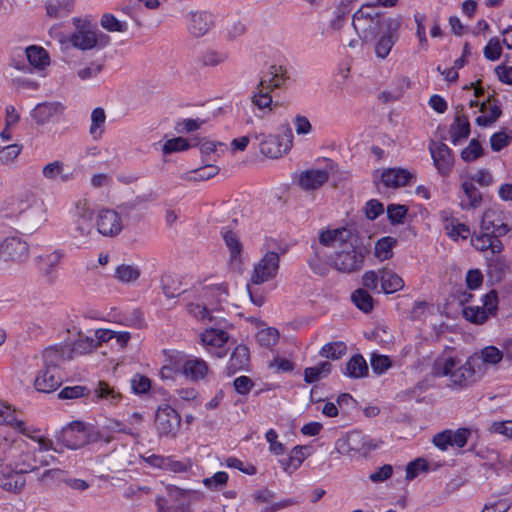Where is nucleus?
Returning a JSON list of instances; mask_svg holds the SVG:
<instances>
[{"label":"nucleus","mask_w":512,"mask_h":512,"mask_svg":"<svg viewBox=\"0 0 512 512\" xmlns=\"http://www.w3.org/2000/svg\"><path fill=\"white\" fill-rule=\"evenodd\" d=\"M250 362V351L245 345H238L232 352L229 360V369L232 373L248 368Z\"/></svg>","instance_id":"obj_45"},{"label":"nucleus","mask_w":512,"mask_h":512,"mask_svg":"<svg viewBox=\"0 0 512 512\" xmlns=\"http://www.w3.org/2000/svg\"><path fill=\"white\" fill-rule=\"evenodd\" d=\"M343 374L349 378H362L368 375V366L366 360L361 355H354L346 363Z\"/></svg>","instance_id":"obj_49"},{"label":"nucleus","mask_w":512,"mask_h":512,"mask_svg":"<svg viewBox=\"0 0 512 512\" xmlns=\"http://www.w3.org/2000/svg\"><path fill=\"white\" fill-rule=\"evenodd\" d=\"M480 112L481 115L476 118V123L481 127L491 126L501 115L499 106L491 101L481 102Z\"/></svg>","instance_id":"obj_43"},{"label":"nucleus","mask_w":512,"mask_h":512,"mask_svg":"<svg viewBox=\"0 0 512 512\" xmlns=\"http://www.w3.org/2000/svg\"><path fill=\"white\" fill-rule=\"evenodd\" d=\"M470 360L476 365V374H484L490 368H497L504 360V352L494 345H487L475 351Z\"/></svg>","instance_id":"obj_16"},{"label":"nucleus","mask_w":512,"mask_h":512,"mask_svg":"<svg viewBox=\"0 0 512 512\" xmlns=\"http://www.w3.org/2000/svg\"><path fill=\"white\" fill-rule=\"evenodd\" d=\"M325 261L336 270L347 273L357 270L362 263L353 243L345 245L339 252H334V255Z\"/></svg>","instance_id":"obj_19"},{"label":"nucleus","mask_w":512,"mask_h":512,"mask_svg":"<svg viewBox=\"0 0 512 512\" xmlns=\"http://www.w3.org/2000/svg\"><path fill=\"white\" fill-rule=\"evenodd\" d=\"M252 322L257 329L256 340L261 346L270 348L278 343L279 332L276 328L269 327L258 319H252Z\"/></svg>","instance_id":"obj_39"},{"label":"nucleus","mask_w":512,"mask_h":512,"mask_svg":"<svg viewBox=\"0 0 512 512\" xmlns=\"http://www.w3.org/2000/svg\"><path fill=\"white\" fill-rule=\"evenodd\" d=\"M95 395L99 399H103L110 404H116L121 395L117 392L113 387L109 386L107 383L100 381L95 388Z\"/></svg>","instance_id":"obj_60"},{"label":"nucleus","mask_w":512,"mask_h":512,"mask_svg":"<svg viewBox=\"0 0 512 512\" xmlns=\"http://www.w3.org/2000/svg\"><path fill=\"white\" fill-rule=\"evenodd\" d=\"M214 25V17L205 11L190 12L187 15V29L194 37L206 35Z\"/></svg>","instance_id":"obj_29"},{"label":"nucleus","mask_w":512,"mask_h":512,"mask_svg":"<svg viewBox=\"0 0 512 512\" xmlns=\"http://www.w3.org/2000/svg\"><path fill=\"white\" fill-rule=\"evenodd\" d=\"M64 257L63 251L55 249L44 252L35 257V264L39 272L48 280H54L56 271Z\"/></svg>","instance_id":"obj_25"},{"label":"nucleus","mask_w":512,"mask_h":512,"mask_svg":"<svg viewBox=\"0 0 512 512\" xmlns=\"http://www.w3.org/2000/svg\"><path fill=\"white\" fill-rule=\"evenodd\" d=\"M134 208L120 205L116 209L102 208L97 212L96 228L104 237L119 235L133 216Z\"/></svg>","instance_id":"obj_6"},{"label":"nucleus","mask_w":512,"mask_h":512,"mask_svg":"<svg viewBox=\"0 0 512 512\" xmlns=\"http://www.w3.org/2000/svg\"><path fill=\"white\" fill-rule=\"evenodd\" d=\"M62 440L67 448L75 450L101 441L109 443L110 437L105 436L100 430L85 426L81 422H73L64 429Z\"/></svg>","instance_id":"obj_10"},{"label":"nucleus","mask_w":512,"mask_h":512,"mask_svg":"<svg viewBox=\"0 0 512 512\" xmlns=\"http://www.w3.org/2000/svg\"><path fill=\"white\" fill-rule=\"evenodd\" d=\"M293 133L286 127L282 133L268 135L260 143L261 153L269 158H279L286 154L293 146Z\"/></svg>","instance_id":"obj_14"},{"label":"nucleus","mask_w":512,"mask_h":512,"mask_svg":"<svg viewBox=\"0 0 512 512\" xmlns=\"http://www.w3.org/2000/svg\"><path fill=\"white\" fill-rule=\"evenodd\" d=\"M42 453L38 451L37 444L15 437L9 431H0V464L3 467L0 470V487L8 492H20L25 486L23 473L49 464Z\"/></svg>","instance_id":"obj_1"},{"label":"nucleus","mask_w":512,"mask_h":512,"mask_svg":"<svg viewBox=\"0 0 512 512\" xmlns=\"http://www.w3.org/2000/svg\"><path fill=\"white\" fill-rule=\"evenodd\" d=\"M41 175L44 180L52 183L65 184L75 179L72 171L67 169V165L59 159L45 163L41 168Z\"/></svg>","instance_id":"obj_24"},{"label":"nucleus","mask_w":512,"mask_h":512,"mask_svg":"<svg viewBox=\"0 0 512 512\" xmlns=\"http://www.w3.org/2000/svg\"><path fill=\"white\" fill-rule=\"evenodd\" d=\"M23 146L18 143L9 144L0 147V164L12 165L14 164L22 152Z\"/></svg>","instance_id":"obj_56"},{"label":"nucleus","mask_w":512,"mask_h":512,"mask_svg":"<svg viewBox=\"0 0 512 512\" xmlns=\"http://www.w3.org/2000/svg\"><path fill=\"white\" fill-rule=\"evenodd\" d=\"M93 217L94 216L70 218L73 233L76 238L90 237L93 232Z\"/></svg>","instance_id":"obj_52"},{"label":"nucleus","mask_w":512,"mask_h":512,"mask_svg":"<svg viewBox=\"0 0 512 512\" xmlns=\"http://www.w3.org/2000/svg\"><path fill=\"white\" fill-rule=\"evenodd\" d=\"M402 25V18L395 16L394 20L383 23V29L373 38L374 53L379 59H386L390 54L393 46L399 39V31Z\"/></svg>","instance_id":"obj_12"},{"label":"nucleus","mask_w":512,"mask_h":512,"mask_svg":"<svg viewBox=\"0 0 512 512\" xmlns=\"http://www.w3.org/2000/svg\"><path fill=\"white\" fill-rule=\"evenodd\" d=\"M100 26L108 32L125 33L128 30V23L112 13H104L101 16Z\"/></svg>","instance_id":"obj_53"},{"label":"nucleus","mask_w":512,"mask_h":512,"mask_svg":"<svg viewBox=\"0 0 512 512\" xmlns=\"http://www.w3.org/2000/svg\"><path fill=\"white\" fill-rule=\"evenodd\" d=\"M198 147L205 161H216L229 149L226 144L211 139H202Z\"/></svg>","instance_id":"obj_40"},{"label":"nucleus","mask_w":512,"mask_h":512,"mask_svg":"<svg viewBox=\"0 0 512 512\" xmlns=\"http://www.w3.org/2000/svg\"><path fill=\"white\" fill-rule=\"evenodd\" d=\"M0 425L10 427L26 437L27 441L37 444L39 452H47L53 448L52 441L45 437L38 428L20 418L10 406L2 402H0Z\"/></svg>","instance_id":"obj_5"},{"label":"nucleus","mask_w":512,"mask_h":512,"mask_svg":"<svg viewBox=\"0 0 512 512\" xmlns=\"http://www.w3.org/2000/svg\"><path fill=\"white\" fill-rule=\"evenodd\" d=\"M476 374V365L468 357L466 360L460 354H443L435 359L432 365V375L445 378L446 386L452 391L466 389Z\"/></svg>","instance_id":"obj_2"},{"label":"nucleus","mask_w":512,"mask_h":512,"mask_svg":"<svg viewBox=\"0 0 512 512\" xmlns=\"http://www.w3.org/2000/svg\"><path fill=\"white\" fill-rule=\"evenodd\" d=\"M372 371L377 375H382L392 366L391 359L382 354L373 353L370 358Z\"/></svg>","instance_id":"obj_63"},{"label":"nucleus","mask_w":512,"mask_h":512,"mask_svg":"<svg viewBox=\"0 0 512 512\" xmlns=\"http://www.w3.org/2000/svg\"><path fill=\"white\" fill-rule=\"evenodd\" d=\"M462 190L464 198L461 200V207L463 209H475L480 206L482 201L481 193L471 181H464L462 183Z\"/></svg>","instance_id":"obj_50"},{"label":"nucleus","mask_w":512,"mask_h":512,"mask_svg":"<svg viewBox=\"0 0 512 512\" xmlns=\"http://www.w3.org/2000/svg\"><path fill=\"white\" fill-rule=\"evenodd\" d=\"M29 245L18 236H9L0 243V258L4 261L21 263L28 258Z\"/></svg>","instance_id":"obj_20"},{"label":"nucleus","mask_w":512,"mask_h":512,"mask_svg":"<svg viewBox=\"0 0 512 512\" xmlns=\"http://www.w3.org/2000/svg\"><path fill=\"white\" fill-rule=\"evenodd\" d=\"M106 113L103 108H94L90 115L89 134L94 140L102 138L105 132Z\"/></svg>","instance_id":"obj_47"},{"label":"nucleus","mask_w":512,"mask_h":512,"mask_svg":"<svg viewBox=\"0 0 512 512\" xmlns=\"http://www.w3.org/2000/svg\"><path fill=\"white\" fill-rule=\"evenodd\" d=\"M227 296V289L223 285L206 288L201 299L189 304L188 311L199 321H212L213 311L221 302L226 301Z\"/></svg>","instance_id":"obj_9"},{"label":"nucleus","mask_w":512,"mask_h":512,"mask_svg":"<svg viewBox=\"0 0 512 512\" xmlns=\"http://www.w3.org/2000/svg\"><path fill=\"white\" fill-rule=\"evenodd\" d=\"M488 431L491 434H497L507 439H512V420L493 421Z\"/></svg>","instance_id":"obj_64"},{"label":"nucleus","mask_w":512,"mask_h":512,"mask_svg":"<svg viewBox=\"0 0 512 512\" xmlns=\"http://www.w3.org/2000/svg\"><path fill=\"white\" fill-rule=\"evenodd\" d=\"M444 230L446 235L453 241H464L471 235L470 228L461 223L457 218L448 217L443 213Z\"/></svg>","instance_id":"obj_36"},{"label":"nucleus","mask_w":512,"mask_h":512,"mask_svg":"<svg viewBox=\"0 0 512 512\" xmlns=\"http://www.w3.org/2000/svg\"><path fill=\"white\" fill-rule=\"evenodd\" d=\"M351 300L355 306L364 313L370 312L373 308V298L364 289L360 288L355 290L351 295Z\"/></svg>","instance_id":"obj_59"},{"label":"nucleus","mask_w":512,"mask_h":512,"mask_svg":"<svg viewBox=\"0 0 512 512\" xmlns=\"http://www.w3.org/2000/svg\"><path fill=\"white\" fill-rule=\"evenodd\" d=\"M380 180L388 188H398L407 185L415 178L414 174L403 168H387L378 172Z\"/></svg>","instance_id":"obj_32"},{"label":"nucleus","mask_w":512,"mask_h":512,"mask_svg":"<svg viewBox=\"0 0 512 512\" xmlns=\"http://www.w3.org/2000/svg\"><path fill=\"white\" fill-rule=\"evenodd\" d=\"M394 19L395 16L378 13L373 6H362L354 13L352 25L360 39L371 42L383 29V23Z\"/></svg>","instance_id":"obj_7"},{"label":"nucleus","mask_w":512,"mask_h":512,"mask_svg":"<svg viewBox=\"0 0 512 512\" xmlns=\"http://www.w3.org/2000/svg\"><path fill=\"white\" fill-rule=\"evenodd\" d=\"M141 275V270L134 264H119L115 267L114 278L124 284L137 281Z\"/></svg>","instance_id":"obj_51"},{"label":"nucleus","mask_w":512,"mask_h":512,"mask_svg":"<svg viewBox=\"0 0 512 512\" xmlns=\"http://www.w3.org/2000/svg\"><path fill=\"white\" fill-rule=\"evenodd\" d=\"M486 260L487 275L490 281L494 283L500 282L509 268L507 260L500 253L486 256Z\"/></svg>","instance_id":"obj_38"},{"label":"nucleus","mask_w":512,"mask_h":512,"mask_svg":"<svg viewBox=\"0 0 512 512\" xmlns=\"http://www.w3.org/2000/svg\"><path fill=\"white\" fill-rule=\"evenodd\" d=\"M470 134V123L464 115H457L450 125L449 137L454 145H458L468 138Z\"/></svg>","instance_id":"obj_41"},{"label":"nucleus","mask_w":512,"mask_h":512,"mask_svg":"<svg viewBox=\"0 0 512 512\" xmlns=\"http://www.w3.org/2000/svg\"><path fill=\"white\" fill-rule=\"evenodd\" d=\"M104 64L101 61H93L77 70V77L82 81L96 79L103 71Z\"/></svg>","instance_id":"obj_57"},{"label":"nucleus","mask_w":512,"mask_h":512,"mask_svg":"<svg viewBox=\"0 0 512 512\" xmlns=\"http://www.w3.org/2000/svg\"><path fill=\"white\" fill-rule=\"evenodd\" d=\"M181 423L180 415L171 406L160 405L155 415V426L160 435L175 436Z\"/></svg>","instance_id":"obj_22"},{"label":"nucleus","mask_w":512,"mask_h":512,"mask_svg":"<svg viewBox=\"0 0 512 512\" xmlns=\"http://www.w3.org/2000/svg\"><path fill=\"white\" fill-rule=\"evenodd\" d=\"M404 287L403 279L394 271L389 269L380 270V290L385 294H392Z\"/></svg>","instance_id":"obj_42"},{"label":"nucleus","mask_w":512,"mask_h":512,"mask_svg":"<svg viewBox=\"0 0 512 512\" xmlns=\"http://www.w3.org/2000/svg\"><path fill=\"white\" fill-rule=\"evenodd\" d=\"M76 31L69 37L71 45L79 50H101L110 44V37L93 26L88 17H74Z\"/></svg>","instance_id":"obj_4"},{"label":"nucleus","mask_w":512,"mask_h":512,"mask_svg":"<svg viewBox=\"0 0 512 512\" xmlns=\"http://www.w3.org/2000/svg\"><path fill=\"white\" fill-rule=\"evenodd\" d=\"M279 270V255L276 252H267L254 265L251 282L262 284L274 279Z\"/></svg>","instance_id":"obj_21"},{"label":"nucleus","mask_w":512,"mask_h":512,"mask_svg":"<svg viewBox=\"0 0 512 512\" xmlns=\"http://www.w3.org/2000/svg\"><path fill=\"white\" fill-rule=\"evenodd\" d=\"M332 370V365L329 362H321L313 367H308L304 370V380L307 383H313L327 377Z\"/></svg>","instance_id":"obj_54"},{"label":"nucleus","mask_w":512,"mask_h":512,"mask_svg":"<svg viewBox=\"0 0 512 512\" xmlns=\"http://www.w3.org/2000/svg\"><path fill=\"white\" fill-rule=\"evenodd\" d=\"M482 301V307L467 306L463 309V316L467 321L473 324H482L497 310L498 298L496 291L491 290L485 294Z\"/></svg>","instance_id":"obj_18"},{"label":"nucleus","mask_w":512,"mask_h":512,"mask_svg":"<svg viewBox=\"0 0 512 512\" xmlns=\"http://www.w3.org/2000/svg\"><path fill=\"white\" fill-rule=\"evenodd\" d=\"M252 103L259 110L261 117L270 114L278 106V103L273 101L270 91L263 90L259 87L252 97Z\"/></svg>","instance_id":"obj_44"},{"label":"nucleus","mask_w":512,"mask_h":512,"mask_svg":"<svg viewBox=\"0 0 512 512\" xmlns=\"http://www.w3.org/2000/svg\"><path fill=\"white\" fill-rule=\"evenodd\" d=\"M499 238L493 233L480 230L478 234L471 236V244L476 250L485 253L486 257L501 253L503 244Z\"/></svg>","instance_id":"obj_28"},{"label":"nucleus","mask_w":512,"mask_h":512,"mask_svg":"<svg viewBox=\"0 0 512 512\" xmlns=\"http://www.w3.org/2000/svg\"><path fill=\"white\" fill-rule=\"evenodd\" d=\"M197 495L194 490L181 489L167 485L162 493L156 496L158 512H188L193 498Z\"/></svg>","instance_id":"obj_8"},{"label":"nucleus","mask_w":512,"mask_h":512,"mask_svg":"<svg viewBox=\"0 0 512 512\" xmlns=\"http://www.w3.org/2000/svg\"><path fill=\"white\" fill-rule=\"evenodd\" d=\"M74 2L75 0H47L45 2L46 13L54 19L66 17L72 11Z\"/></svg>","instance_id":"obj_48"},{"label":"nucleus","mask_w":512,"mask_h":512,"mask_svg":"<svg viewBox=\"0 0 512 512\" xmlns=\"http://www.w3.org/2000/svg\"><path fill=\"white\" fill-rule=\"evenodd\" d=\"M200 343L205 350L219 358L226 355V351L223 349L228 341V333L219 328H207L203 330L200 335Z\"/></svg>","instance_id":"obj_23"},{"label":"nucleus","mask_w":512,"mask_h":512,"mask_svg":"<svg viewBox=\"0 0 512 512\" xmlns=\"http://www.w3.org/2000/svg\"><path fill=\"white\" fill-rule=\"evenodd\" d=\"M25 54L30 66L38 72L44 71L51 63L49 53L41 46H28Z\"/></svg>","instance_id":"obj_37"},{"label":"nucleus","mask_w":512,"mask_h":512,"mask_svg":"<svg viewBox=\"0 0 512 512\" xmlns=\"http://www.w3.org/2000/svg\"><path fill=\"white\" fill-rule=\"evenodd\" d=\"M329 172L326 169H309L299 174L298 184L302 189L313 190L327 182Z\"/></svg>","instance_id":"obj_33"},{"label":"nucleus","mask_w":512,"mask_h":512,"mask_svg":"<svg viewBox=\"0 0 512 512\" xmlns=\"http://www.w3.org/2000/svg\"><path fill=\"white\" fill-rule=\"evenodd\" d=\"M64 112L60 102H43L37 104L30 112L37 125H45L57 119Z\"/></svg>","instance_id":"obj_27"},{"label":"nucleus","mask_w":512,"mask_h":512,"mask_svg":"<svg viewBox=\"0 0 512 512\" xmlns=\"http://www.w3.org/2000/svg\"><path fill=\"white\" fill-rule=\"evenodd\" d=\"M334 448L340 455L355 457L367 455L377 448V444L362 433L352 431L338 438Z\"/></svg>","instance_id":"obj_11"},{"label":"nucleus","mask_w":512,"mask_h":512,"mask_svg":"<svg viewBox=\"0 0 512 512\" xmlns=\"http://www.w3.org/2000/svg\"><path fill=\"white\" fill-rule=\"evenodd\" d=\"M347 352V345L343 341H335L325 344L321 350L320 355L324 358L337 360L344 356Z\"/></svg>","instance_id":"obj_55"},{"label":"nucleus","mask_w":512,"mask_h":512,"mask_svg":"<svg viewBox=\"0 0 512 512\" xmlns=\"http://www.w3.org/2000/svg\"><path fill=\"white\" fill-rule=\"evenodd\" d=\"M209 373L207 362L199 357L188 355L182 375L189 380L199 381L204 379Z\"/></svg>","instance_id":"obj_34"},{"label":"nucleus","mask_w":512,"mask_h":512,"mask_svg":"<svg viewBox=\"0 0 512 512\" xmlns=\"http://www.w3.org/2000/svg\"><path fill=\"white\" fill-rule=\"evenodd\" d=\"M450 447L463 448L471 436V429L461 427L456 430L447 429Z\"/></svg>","instance_id":"obj_61"},{"label":"nucleus","mask_w":512,"mask_h":512,"mask_svg":"<svg viewBox=\"0 0 512 512\" xmlns=\"http://www.w3.org/2000/svg\"><path fill=\"white\" fill-rule=\"evenodd\" d=\"M395 244L396 239L389 236L379 239L375 244V256L381 261L391 258Z\"/></svg>","instance_id":"obj_58"},{"label":"nucleus","mask_w":512,"mask_h":512,"mask_svg":"<svg viewBox=\"0 0 512 512\" xmlns=\"http://www.w3.org/2000/svg\"><path fill=\"white\" fill-rule=\"evenodd\" d=\"M54 356H56L55 352H46V363L52 360ZM62 380V376L57 366L46 364L45 368L41 370L35 378L34 385L36 390L39 392L51 393L60 387Z\"/></svg>","instance_id":"obj_15"},{"label":"nucleus","mask_w":512,"mask_h":512,"mask_svg":"<svg viewBox=\"0 0 512 512\" xmlns=\"http://www.w3.org/2000/svg\"><path fill=\"white\" fill-rule=\"evenodd\" d=\"M351 243H353L352 234L346 228L326 229L319 233V253L325 260Z\"/></svg>","instance_id":"obj_13"},{"label":"nucleus","mask_w":512,"mask_h":512,"mask_svg":"<svg viewBox=\"0 0 512 512\" xmlns=\"http://www.w3.org/2000/svg\"><path fill=\"white\" fill-rule=\"evenodd\" d=\"M429 152L438 172L440 174H447L453 163L449 147L446 144L433 141L429 144Z\"/></svg>","instance_id":"obj_30"},{"label":"nucleus","mask_w":512,"mask_h":512,"mask_svg":"<svg viewBox=\"0 0 512 512\" xmlns=\"http://www.w3.org/2000/svg\"><path fill=\"white\" fill-rule=\"evenodd\" d=\"M69 218L94 216V208L91 199L86 196L76 197L68 209Z\"/></svg>","instance_id":"obj_46"},{"label":"nucleus","mask_w":512,"mask_h":512,"mask_svg":"<svg viewBox=\"0 0 512 512\" xmlns=\"http://www.w3.org/2000/svg\"><path fill=\"white\" fill-rule=\"evenodd\" d=\"M226 247L230 252V258L232 261H237L242 251V244L238 237L231 231H224L222 233Z\"/></svg>","instance_id":"obj_62"},{"label":"nucleus","mask_w":512,"mask_h":512,"mask_svg":"<svg viewBox=\"0 0 512 512\" xmlns=\"http://www.w3.org/2000/svg\"><path fill=\"white\" fill-rule=\"evenodd\" d=\"M286 80V71L282 66L272 65L262 75L259 88L273 91L280 88Z\"/></svg>","instance_id":"obj_35"},{"label":"nucleus","mask_w":512,"mask_h":512,"mask_svg":"<svg viewBox=\"0 0 512 512\" xmlns=\"http://www.w3.org/2000/svg\"><path fill=\"white\" fill-rule=\"evenodd\" d=\"M312 453L311 446L297 445L290 450L286 458L279 459L278 463L287 475H292Z\"/></svg>","instance_id":"obj_26"},{"label":"nucleus","mask_w":512,"mask_h":512,"mask_svg":"<svg viewBox=\"0 0 512 512\" xmlns=\"http://www.w3.org/2000/svg\"><path fill=\"white\" fill-rule=\"evenodd\" d=\"M44 200L34 191L25 190L11 203L7 216L18 220L29 231L39 229L45 222Z\"/></svg>","instance_id":"obj_3"},{"label":"nucleus","mask_w":512,"mask_h":512,"mask_svg":"<svg viewBox=\"0 0 512 512\" xmlns=\"http://www.w3.org/2000/svg\"><path fill=\"white\" fill-rule=\"evenodd\" d=\"M188 354L167 349L162 353V365L160 369V377L164 380H174L182 375Z\"/></svg>","instance_id":"obj_17"},{"label":"nucleus","mask_w":512,"mask_h":512,"mask_svg":"<svg viewBox=\"0 0 512 512\" xmlns=\"http://www.w3.org/2000/svg\"><path fill=\"white\" fill-rule=\"evenodd\" d=\"M480 229L499 237L506 235L509 231V227L504 222L502 214L494 209L485 210L481 219Z\"/></svg>","instance_id":"obj_31"}]
</instances>
